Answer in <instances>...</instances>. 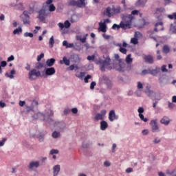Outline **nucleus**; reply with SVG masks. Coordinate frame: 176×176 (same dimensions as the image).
<instances>
[{
	"label": "nucleus",
	"instance_id": "nucleus-48",
	"mask_svg": "<svg viewBox=\"0 0 176 176\" xmlns=\"http://www.w3.org/2000/svg\"><path fill=\"white\" fill-rule=\"evenodd\" d=\"M137 87L138 90H141V89H144V85H142L141 82H138Z\"/></svg>",
	"mask_w": 176,
	"mask_h": 176
},
{
	"label": "nucleus",
	"instance_id": "nucleus-15",
	"mask_svg": "<svg viewBox=\"0 0 176 176\" xmlns=\"http://www.w3.org/2000/svg\"><path fill=\"white\" fill-rule=\"evenodd\" d=\"M118 119H119V116H116L115 111H110L109 113V120L110 122H113V120H118Z\"/></svg>",
	"mask_w": 176,
	"mask_h": 176
},
{
	"label": "nucleus",
	"instance_id": "nucleus-17",
	"mask_svg": "<svg viewBox=\"0 0 176 176\" xmlns=\"http://www.w3.org/2000/svg\"><path fill=\"white\" fill-rule=\"evenodd\" d=\"M161 124H164V126H168L170 124V122H171V120L168 116H164L160 120Z\"/></svg>",
	"mask_w": 176,
	"mask_h": 176
},
{
	"label": "nucleus",
	"instance_id": "nucleus-56",
	"mask_svg": "<svg viewBox=\"0 0 176 176\" xmlns=\"http://www.w3.org/2000/svg\"><path fill=\"white\" fill-rule=\"evenodd\" d=\"M95 87H96V82L94 81L91 82L90 85L91 90H94Z\"/></svg>",
	"mask_w": 176,
	"mask_h": 176
},
{
	"label": "nucleus",
	"instance_id": "nucleus-1",
	"mask_svg": "<svg viewBox=\"0 0 176 176\" xmlns=\"http://www.w3.org/2000/svg\"><path fill=\"white\" fill-rule=\"evenodd\" d=\"M134 20V17L131 15H124L122 16V21L119 25L114 23L112 26V30H130L131 28V23Z\"/></svg>",
	"mask_w": 176,
	"mask_h": 176
},
{
	"label": "nucleus",
	"instance_id": "nucleus-40",
	"mask_svg": "<svg viewBox=\"0 0 176 176\" xmlns=\"http://www.w3.org/2000/svg\"><path fill=\"white\" fill-rule=\"evenodd\" d=\"M131 43H133V45H138V38L133 37L131 39Z\"/></svg>",
	"mask_w": 176,
	"mask_h": 176
},
{
	"label": "nucleus",
	"instance_id": "nucleus-49",
	"mask_svg": "<svg viewBox=\"0 0 176 176\" xmlns=\"http://www.w3.org/2000/svg\"><path fill=\"white\" fill-rule=\"evenodd\" d=\"M94 58H96V56H94V55L88 56L87 58L88 61H93V60H94Z\"/></svg>",
	"mask_w": 176,
	"mask_h": 176
},
{
	"label": "nucleus",
	"instance_id": "nucleus-44",
	"mask_svg": "<svg viewBox=\"0 0 176 176\" xmlns=\"http://www.w3.org/2000/svg\"><path fill=\"white\" fill-rule=\"evenodd\" d=\"M119 51L120 52V53H122V54H127V50L124 47H120L119 49Z\"/></svg>",
	"mask_w": 176,
	"mask_h": 176
},
{
	"label": "nucleus",
	"instance_id": "nucleus-13",
	"mask_svg": "<svg viewBox=\"0 0 176 176\" xmlns=\"http://www.w3.org/2000/svg\"><path fill=\"white\" fill-rule=\"evenodd\" d=\"M22 17V21L23 24H30V15H28V11L25 10L23 12V14L21 15Z\"/></svg>",
	"mask_w": 176,
	"mask_h": 176
},
{
	"label": "nucleus",
	"instance_id": "nucleus-21",
	"mask_svg": "<svg viewBox=\"0 0 176 176\" xmlns=\"http://www.w3.org/2000/svg\"><path fill=\"white\" fill-rule=\"evenodd\" d=\"M98 31H100L101 32H107V24L102 22L99 23Z\"/></svg>",
	"mask_w": 176,
	"mask_h": 176
},
{
	"label": "nucleus",
	"instance_id": "nucleus-25",
	"mask_svg": "<svg viewBox=\"0 0 176 176\" xmlns=\"http://www.w3.org/2000/svg\"><path fill=\"white\" fill-rule=\"evenodd\" d=\"M77 3L78 8H85L87 5L86 0H78Z\"/></svg>",
	"mask_w": 176,
	"mask_h": 176
},
{
	"label": "nucleus",
	"instance_id": "nucleus-52",
	"mask_svg": "<svg viewBox=\"0 0 176 176\" xmlns=\"http://www.w3.org/2000/svg\"><path fill=\"white\" fill-rule=\"evenodd\" d=\"M6 142V138H3L2 140H0V146H3L5 145V143Z\"/></svg>",
	"mask_w": 176,
	"mask_h": 176
},
{
	"label": "nucleus",
	"instance_id": "nucleus-18",
	"mask_svg": "<svg viewBox=\"0 0 176 176\" xmlns=\"http://www.w3.org/2000/svg\"><path fill=\"white\" fill-rule=\"evenodd\" d=\"M87 36H89V34H85L82 38V35H78L76 36V40L80 41L81 43H85L87 39Z\"/></svg>",
	"mask_w": 176,
	"mask_h": 176
},
{
	"label": "nucleus",
	"instance_id": "nucleus-24",
	"mask_svg": "<svg viewBox=\"0 0 176 176\" xmlns=\"http://www.w3.org/2000/svg\"><path fill=\"white\" fill-rule=\"evenodd\" d=\"M144 60L146 63H148V64H153V56L151 55L146 56H144Z\"/></svg>",
	"mask_w": 176,
	"mask_h": 176
},
{
	"label": "nucleus",
	"instance_id": "nucleus-54",
	"mask_svg": "<svg viewBox=\"0 0 176 176\" xmlns=\"http://www.w3.org/2000/svg\"><path fill=\"white\" fill-rule=\"evenodd\" d=\"M143 135H148L149 134V130L144 129L142 131Z\"/></svg>",
	"mask_w": 176,
	"mask_h": 176
},
{
	"label": "nucleus",
	"instance_id": "nucleus-19",
	"mask_svg": "<svg viewBox=\"0 0 176 176\" xmlns=\"http://www.w3.org/2000/svg\"><path fill=\"white\" fill-rule=\"evenodd\" d=\"M155 28H154V31L157 32V31H163L164 28L163 27V22H158L155 23Z\"/></svg>",
	"mask_w": 176,
	"mask_h": 176
},
{
	"label": "nucleus",
	"instance_id": "nucleus-10",
	"mask_svg": "<svg viewBox=\"0 0 176 176\" xmlns=\"http://www.w3.org/2000/svg\"><path fill=\"white\" fill-rule=\"evenodd\" d=\"M41 166V162L39 161H31L28 166V168L29 170H35V168H38Z\"/></svg>",
	"mask_w": 176,
	"mask_h": 176
},
{
	"label": "nucleus",
	"instance_id": "nucleus-47",
	"mask_svg": "<svg viewBox=\"0 0 176 176\" xmlns=\"http://www.w3.org/2000/svg\"><path fill=\"white\" fill-rule=\"evenodd\" d=\"M19 10H24V6L23 5V3H19L17 5Z\"/></svg>",
	"mask_w": 176,
	"mask_h": 176
},
{
	"label": "nucleus",
	"instance_id": "nucleus-7",
	"mask_svg": "<svg viewBox=\"0 0 176 176\" xmlns=\"http://www.w3.org/2000/svg\"><path fill=\"white\" fill-rule=\"evenodd\" d=\"M152 133H159L160 131V127L157 124V120H152L150 122Z\"/></svg>",
	"mask_w": 176,
	"mask_h": 176
},
{
	"label": "nucleus",
	"instance_id": "nucleus-64",
	"mask_svg": "<svg viewBox=\"0 0 176 176\" xmlns=\"http://www.w3.org/2000/svg\"><path fill=\"white\" fill-rule=\"evenodd\" d=\"M74 69H75V65H71L69 67V71H74Z\"/></svg>",
	"mask_w": 176,
	"mask_h": 176
},
{
	"label": "nucleus",
	"instance_id": "nucleus-60",
	"mask_svg": "<svg viewBox=\"0 0 176 176\" xmlns=\"http://www.w3.org/2000/svg\"><path fill=\"white\" fill-rule=\"evenodd\" d=\"M39 30H41V26H36L35 30H34V33L38 34V31H39Z\"/></svg>",
	"mask_w": 176,
	"mask_h": 176
},
{
	"label": "nucleus",
	"instance_id": "nucleus-33",
	"mask_svg": "<svg viewBox=\"0 0 176 176\" xmlns=\"http://www.w3.org/2000/svg\"><path fill=\"white\" fill-rule=\"evenodd\" d=\"M125 61H126V64H131V63H133V59L131 58V54H129V55L126 56Z\"/></svg>",
	"mask_w": 176,
	"mask_h": 176
},
{
	"label": "nucleus",
	"instance_id": "nucleus-35",
	"mask_svg": "<svg viewBox=\"0 0 176 176\" xmlns=\"http://www.w3.org/2000/svg\"><path fill=\"white\" fill-rule=\"evenodd\" d=\"M145 94L148 96L151 97L152 96V94H153V91H151V89H149V87H146V90L145 91Z\"/></svg>",
	"mask_w": 176,
	"mask_h": 176
},
{
	"label": "nucleus",
	"instance_id": "nucleus-58",
	"mask_svg": "<svg viewBox=\"0 0 176 176\" xmlns=\"http://www.w3.org/2000/svg\"><path fill=\"white\" fill-rule=\"evenodd\" d=\"M14 60V56L11 55L10 57L8 58L7 61L10 63V61H13Z\"/></svg>",
	"mask_w": 176,
	"mask_h": 176
},
{
	"label": "nucleus",
	"instance_id": "nucleus-5",
	"mask_svg": "<svg viewBox=\"0 0 176 176\" xmlns=\"http://www.w3.org/2000/svg\"><path fill=\"white\" fill-rule=\"evenodd\" d=\"M99 65L100 67V71H105L106 69H112L111 65V58L107 56L104 60H100L98 61Z\"/></svg>",
	"mask_w": 176,
	"mask_h": 176
},
{
	"label": "nucleus",
	"instance_id": "nucleus-22",
	"mask_svg": "<svg viewBox=\"0 0 176 176\" xmlns=\"http://www.w3.org/2000/svg\"><path fill=\"white\" fill-rule=\"evenodd\" d=\"M107 129H108V122H107V121L102 120L100 122V130H102V131H105Z\"/></svg>",
	"mask_w": 176,
	"mask_h": 176
},
{
	"label": "nucleus",
	"instance_id": "nucleus-3",
	"mask_svg": "<svg viewBox=\"0 0 176 176\" xmlns=\"http://www.w3.org/2000/svg\"><path fill=\"white\" fill-rule=\"evenodd\" d=\"M122 12V8L120 6H117L116 8L115 6H113L112 8L111 7H108L105 11H104V16H107V17H112V16H116V14H119Z\"/></svg>",
	"mask_w": 176,
	"mask_h": 176
},
{
	"label": "nucleus",
	"instance_id": "nucleus-28",
	"mask_svg": "<svg viewBox=\"0 0 176 176\" xmlns=\"http://www.w3.org/2000/svg\"><path fill=\"white\" fill-rule=\"evenodd\" d=\"M170 31L173 32V34H176V20L173 23V24L170 25Z\"/></svg>",
	"mask_w": 176,
	"mask_h": 176
},
{
	"label": "nucleus",
	"instance_id": "nucleus-26",
	"mask_svg": "<svg viewBox=\"0 0 176 176\" xmlns=\"http://www.w3.org/2000/svg\"><path fill=\"white\" fill-rule=\"evenodd\" d=\"M69 59L67 58V56L63 58V60H60V64H65V65L69 66L70 64Z\"/></svg>",
	"mask_w": 176,
	"mask_h": 176
},
{
	"label": "nucleus",
	"instance_id": "nucleus-50",
	"mask_svg": "<svg viewBox=\"0 0 176 176\" xmlns=\"http://www.w3.org/2000/svg\"><path fill=\"white\" fill-rule=\"evenodd\" d=\"M43 57H45V54L41 53L37 56V61H40L41 60H42V58H43Z\"/></svg>",
	"mask_w": 176,
	"mask_h": 176
},
{
	"label": "nucleus",
	"instance_id": "nucleus-27",
	"mask_svg": "<svg viewBox=\"0 0 176 176\" xmlns=\"http://www.w3.org/2000/svg\"><path fill=\"white\" fill-rule=\"evenodd\" d=\"M16 74V70H14V69H12L10 71V74L6 73V76L8 77V78H10V79H13L14 78V75Z\"/></svg>",
	"mask_w": 176,
	"mask_h": 176
},
{
	"label": "nucleus",
	"instance_id": "nucleus-11",
	"mask_svg": "<svg viewBox=\"0 0 176 176\" xmlns=\"http://www.w3.org/2000/svg\"><path fill=\"white\" fill-rule=\"evenodd\" d=\"M107 115V110L103 109L100 113H98L95 116V120L96 121L98 120H104L105 119V116Z\"/></svg>",
	"mask_w": 176,
	"mask_h": 176
},
{
	"label": "nucleus",
	"instance_id": "nucleus-38",
	"mask_svg": "<svg viewBox=\"0 0 176 176\" xmlns=\"http://www.w3.org/2000/svg\"><path fill=\"white\" fill-rule=\"evenodd\" d=\"M69 6H78V1L75 0H72L69 2Z\"/></svg>",
	"mask_w": 176,
	"mask_h": 176
},
{
	"label": "nucleus",
	"instance_id": "nucleus-51",
	"mask_svg": "<svg viewBox=\"0 0 176 176\" xmlns=\"http://www.w3.org/2000/svg\"><path fill=\"white\" fill-rule=\"evenodd\" d=\"M89 79H91V76L87 75L85 78L84 81L85 83H89Z\"/></svg>",
	"mask_w": 176,
	"mask_h": 176
},
{
	"label": "nucleus",
	"instance_id": "nucleus-12",
	"mask_svg": "<svg viewBox=\"0 0 176 176\" xmlns=\"http://www.w3.org/2000/svg\"><path fill=\"white\" fill-rule=\"evenodd\" d=\"M38 15L37 16V19L40 20V21H45L46 19V16H47V14L46 13V10L41 9L38 12Z\"/></svg>",
	"mask_w": 176,
	"mask_h": 176
},
{
	"label": "nucleus",
	"instance_id": "nucleus-55",
	"mask_svg": "<svg viewBox=\"0 0 176 176\" xmlns=\"http://www.w3.org/2000/svg\"><path fill=\"white\" fill-rule=\"evenodd\" d=\"M6 65H8V63H6V61L2 60L1 62V65H0L1 68V67H6Z\"/></svg>",
	"mask_w": 176,
	"mask_h": 176
},
{
	"label": "nucleus",
	"instance_id": "nucleus-59",
	"mask_svg": "<svg viewBox=\"0 0 176 176\" xmlns=\"http://www.w3.org/2000/svg\"><path fill=\"white\" fill-rule=\"evenodd\" d=\"M125 173H126V174H130V173H133V168H126Z\"/></svg>",
	"mask_w": 176,
	"mask_h": 176
},
{
	"label": "nucleus",
	"instance_id": "nucleus-6",
	"mask_svg": "<svg viewBox=\"0 0 176 176\" xmlns=\"http://www.w3.org/2000/svg\"><path fill=\"white\" fill-rule=\"evenodd\" d=\"M25 105L27 111H32L34 109V107L35 105H38V101L36 100H32V101H28L27 104H25V101H19V106L20 107H24Z\"/></svg>",
	"mask_w": 176,
	"mask_h": 176
},
{
	"label": "nucleus",
	"instance_id": "nucleus-16",
	"mask_svg": "<svg viewBox=\"0 0 176 176\" xmlns=\"http://www.w3.org/2000/svg\"><path fill=\"white\" fill-rule=\"evenodd\" d=\"M138 112L139 113V118L141 120H142L143 122H148V119L144 117V108L143 107H139L138 109Z\"/></svg>",
	"mask_w": 176,
	"mask_h": 176
},
{
	"label": "nucleus",
	"instance_id": "nucleus-45",
	"mask_svg": "<svg viewBox=\"0 0 176 176\" xmlns=\"http://www.w3.org/2000/svg\"><path fill=\"white\" fill-rule=\"evenodd\" d=\"M58 154V150L57 149H52L50 152V155H57Z\"/></svg>",
	"mask_w": 176,
	"mask_h": 176
},
{
	"label": "nucleus",
	"instance_id": "nucleus-30",
	"mask_svg": "<svg viewBox=\"0 0 176 176\" xmlns=\"http://www.w3.org/2000/svg\"><path fill=\"white\" fill-rule=\"evenodd\" d=\"M49 46L52 49L54 46V36H52L49 40Z\"/></svg>",
	"mask_w": 176,
	"mask_h": 176
},
{
	"label": "nucleus",
	"instance_id": "nucleus-32",
	"mask_svg": "<svg viewBox=\"0 0 176 176\" xmlns=\"http://www.w3.org/2000/svg\"><path fill=\"white\" fill-rule=\"evenodd\" d=\"M23 32V29L21 28H18L13 31L14 35H19Z\"/></svg>",
	"mask_w": 176,
	"mask_h": 176
},
{
	"label": "nucleus",
	"instance_id": "nucleus-31",
	"mask_svg": "<svg viewBox=\"0 0 176 176\" xmlns=\"http://www.w3.org/2000/svg\"><path fill=\"white\" fill-rule=\"evenodd\" d=\"M148 2V0H138L137 2L138 6H145V3Z\"/></svg>",
	"mask_w": 176,
	"mask_h": 176
},
{
	"label": "nucleus",
	"instance_id": "nucleus-43",
	"mask_svg": "<svg viewBox=\"0 0 176 176\" xmlns=\"http://www.w3.org/2000/svg\"><path fill=\"white\" fill-rule=\"evenodd\" d=\"M24 36L25 38H33L34 37V34L31 33V32H25L24 34Z\"/></svg>",
	"mask_w": 176,
	"mask_h": 176
},
{
	"label": "nucleus",
	"instance_id": "nucleus-42",
	"mask_svg": "<svg viewBox=\"0 0 176 176\" xmlns=\"http://www.w3.org/2000/svg\"><path fill=\"white\" fill-rule=\"evenodd\" d=\"M36 68L37 69H42V68H43V63H37L36 64Z\"/></svg>",
	"mask_w": 176,
	"mask_h": 176
},
{
	"label": "nucleus",
	"instance_id": "nucleus-61",
	"mask_svg": "<svg viewBox=\"0 0 176 176\" xmlns=\"http://www.w3.org/2000/svg\"><path fill=\"white\" fill-rule=\"evenodd\" d=\"M104 167H109V166H111V162H109V161H105L104 162Z\"/></svg>",
	"mask_w": 176,
	"mask_h": 176
},
{
	"label": "nucleus",
	"instance_id": "nucleus-57",
	"mask_svg": "<svg viewBox=\"0 0 176 176\" xmlns=\"http://www.w3.org/2000/svg\"><path fill=\"white\" fill-rule=\"evenodd\" d=\"M74 58H75L74 60L75 63H79V61H80V58L79 57V55H76L74 56Z\"/></svg>",
	"mask_w": 176,
	"mask_h": 176
},
{
	"label": "nucleus",
	"instance_id": "nucleus-37",
	"mask_svg": "<svg viewBox=\"0 0 176 176\" xmlns=\"http://www.w3.org/2000/svg\"><path fill=\"white\" fill-rule=\"evenodd\" d=\"M60 132H57L55 131L52 133L53 138H58V137H60Z\"/></svg>",
	"mask_w": 176,
	"mask_h": 176
},
{
	"label": "nucleus",
	"instance_id": "nucleus-14",
	"mask_svg": "<svg viewBox=\"0 0 176 176\" xmlns=\"http://www.w3.org/2000/svg\"><path fill=\"white\" fill-rule=\"evenodd\" d=\"M58 27H59L60 31H63V30H64V28H69V27H71V23L69 22V21L67 20L65 21L64 23H63L61 22L58 23Z\"/></svg>",
	"mask_w": 176,
	"mask_h": 176
},
{
	"label": "nucleus",
	"instance_id": "nucleus-39",
	"mask_svg": "<svg viewBox=\"0 0 176 176\" xmlns=\"http://www.w3.org/2000/svg\"><path fill=\"white\" fill-rule=\"evenodd\" d=\"M134 38H136V39H138V38H142V34L140 32H135L134 34Z\"/></svg>",
	"mask_w": 176,
	"mask_h": 176
},
{
	"label": "nucleus",
	"instance_id": "nucleus-2",
	"mask_svg": "<svg viewBox=\"0 0 176 176\" xmlns=\"http://www.w3.org/2000/svg\"><path fill=\"white\" fill-rule=\"evenodd\" d=\"M54 113L52 109H48L45 110V113H42L41 112H38L34 113V116H32L33 119L38 120L39 119L40 120H45V122H47L50 124H53L54 123V121H53V119L50 118V116H53Z\"/></svg>",
	"mask_w": 176,
	"mask_h": 176
},
{
	"label": "nucleus",
	"instance_id": "nucleus-34",
	"mask_svg": "<svg viewBox=\"0 0 176 176\" xmlns=\"http://www.w3.org/2000/svg\"><path fill=\"white\" fill-rule=\"evenodd\" d=\"M166 174L169 176H176V169H174L172 171H170L169 170H166Z\"/></svg>",
	"mask_w": 176,
	"mask_h": 176
},
{
	"label": "nucleus",
	"instance_id": "nucleus-20",
	"mask_svg": "<svg viewBox=\"0 0 176 176\" xmlns=\"http://www.w3.org/2000/svg\"><path fill=\"white\" fill-rule=\"evenodd\" d=\"M56 63V59L54 58L47 59L45 62L46 67H52L54 65V63Z\"/></svg>",
	"mask_w": 176,
	"mask_h": 176
},
{
	"label": "nucleus",
	"instance_id": "nucleus-23",
	"mask_svg": "<svg viewBox=\"0 0 176 176\" xmlns=\"http://www.w3.org/2000/svg\"><path fill=\"white\" fill-rule=\"evenodd\" d=\"M58 173H60V165H55L53 167V174H54V176L58 175Z\"/></svg>",
	"mask_w": 176,
	"mask_h": 176
},
{
	"label": "nucleus",
	"instance_id": "nucleus-53",
	"mask_svg": "<svg viewBox=\"0 0 176 176\" xmlns=\"http://www.w3.org/2000/svg\"><path fill=\"white\" fill-rule=\"evenodd\" d=\"M161 69L162 72H167V65H162Z\"/></svg>",
	"mask_w": 176,
	"mask_h": 176
},
{
	"label": "nucleus",
	"instance_id": "nucleus-41",
	"mask_svg": "<svg viewBox=\"0 0 176 176\" xmlns=\"http://www.w3.org/2000/svg\"><path fill=\"white\" fill-rule=\"evenodd\" d=\"M138 13H140V11L139 10H133L131 12V14H128V16H132V17H133L134 19V16L136 14V15H138Z\"/></svg>",
	"mask_w": 176,
	"mask_h": 176
},
{
	"label": "nucleus",
	"instance_id": "nucleus-29",
	"mask_svg": "<svg viewBox=\"0 0 176 176\" xmlns=\"http://www.w3.org/2000/svg\"><path fill=\"white\" fill-rule=\"evenodd\" d=\"M85 75H86V74L85 72H80V74L76 72L75 76H76V78H78V79H83V78H85Z\"/></svg>",
	"mask_w": 176,
	"mask_h": 176
},
{
	"label": "nucleus",
	"instance_id": "nucleus-63",
	"mask_svg": "<svg viewBox=\"0 0 176 176\" xmlns=\"http://www.w3.org/2000/svg\"><path fill=\"white\" fill-rule=\"evenodd\" d=\"M159 142H160V139H159L158 138H156L155 139H154L153 140L154 144H159Z\"/></svg>",
	"mask_w": 176,
	"mask_h": 176
},
{
	"label": "nucleus",
	"instance_id": "nucleus-8",
	"mask_svg": "<svg viewBox=\"0 0 176 176\" xmlns=\"http://www.w3.org/2000/svg\"><path fill=\"white\" fill-rule=\"evenodd\" d=\"M56 74V69L54 67H45L43 76L47 78V76H53Z\"/></svg>",
	"mask_w": 176,
	"mask_h": 176
},
{
	"label": "nucleus",
	"instance_id": "nucleus-46",
	"mask_svg": "<svg viewBox=\"0 0 176 176\" xmlns=\"http://www.w3.org/2000/svg\"><path fill=\"white\" fill-rule=\"evenodd\" d=\"M49 10L50 12H54V10H56V6H54L53 4H50L49 6Z\"/></svg>",
	"mask_w": 176,
	"mask_h": 176
},
{
	"label": "nucleus",
	"instance_id": "nucleus-36",
	"mask_svg": "<svg viewBox=\"0 0 176 176\" xmlns=\"http://www.w3.org/2000/svg\"><path fill=\"white\" fill-rule=\"evenodd\" d=\"M163 52L166 54H167V53H169L170 52V47H168V45H164L163 47Z\"/></svg>",
	"mask_w": 176,
	"mask_h": 176
},
{
	"label": "nucleus",
	"instance_id": "nucleus-62",
	"mask_svg": "<svg viewBox=\"0 0 176 176\" xmlns=\"http://www.w3.org/2000/svg\"><path fill=\"white\" fill-rule=\"evenodd\" d=\"M151 75H157V69H153L151 71Z\"/></svg>",
	"mask_w": 176,
	"mask_h": 176
},
{
	"label": "nucleus",
	"instance_id": "nucleus-4",
	"mask_svg": "<svg viewBox=\"0 0 176 176\" xmlns=\"http://www.w3.org/2000/svg\"><path fill=\"white\" fill-rule=\"evenodd\" d=\"M114 58L118 62V63L116 65L113 63V68H115L116 71H119V72H123L124 71V68H126V64L122 61V59L120 58L119 54H118L114 55Z\"/></svg>",
	"mask_w": 176,
	"mask_h": 176
},
{
	"label": "nucleus",
	"instance_id": "nucleus-9",
	"mask_svg": "<svg viewBox=\"0 0 176 176\" xmlns=\"http://www.w3.org/2000/svg\"><path fill=\"white\" fill-rule=\"evenodd\" d=\"M28 76L30 80H35V79H36L38 76H41V72L33 69L30 72H29Z\"/></svg>",
	"mask_w": 176,
	"mask_h": 176
}]
</instances>
